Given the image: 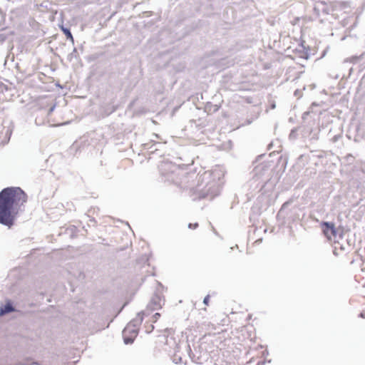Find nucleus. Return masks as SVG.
<instances>
[{
	"mask_svg": "<svg viewBox=\"0 0 365 365\" xmlns=\"http://www.w3.org/2000/svg\"><path fill=\"white\" fill-rule=\"evenodd\" d=\"M160 309H161L160 302L152 300L146 309L141 313L138 314V317L140 320H145V324H148L145 325V329L148 333H150L153 330L154 326L153 325V323L156 322L160 319L161 316L160 313L156 312L153 314L154 311Z\"/></svg>",
	"mask_w": 365,
	"mask_h": 365,
	"instance_id": "obj_2",
	"label": "nucleus"
},
{
	"mask_svg": "<svg viewBox=\"0 0 365 365\" xmlns=\"http://www.w3.org/2000/svg\"><path fill=\"white\" fill-rule=\"evenodd\" d=\"M209 302H210V296L207 295L205 297L204 300H203V302L204 304H205L206 305H208L209 304Z\"/></svg>",
	"mask_w": 365,
	"mask_h": 365,
	"instance_id": "obj_8",
	"label": "nucleus"
},
{
	"mask_svg": "<svg viewBox=\"0 0 365 365\" xmlns=\"http://www.w3.org/2000/svg\"><path fill=\"white\" fill-rule=\"evenodd\" d=\"M27 201L26 194L20 187H6L0 192V223L14 225L20 207Z\"/></svg>",
	"mask_w": 365,
	"mask_h": 365,
	"instance_id": "obj_1",
	"label": "nucleus"
},
{
	"mask_svg": "<svg viewBox=\"0 0 365 365\" xmlns=\"http://www.w3.org/2000/svg\"><path fill=\"white\" fill-rule=\"evenodd\" d=\"M322 229H323V232H324V235L327 237V239L330 241L333 240L334 245H336V244L339 245V247L335 245L334 247V250H333V252L335 255H339V252H338V250H342V246L339 243V242L336 241L337 232L334 227V224L329 223V222H323L322 224Z\"/></svg>",
	"mask_w": 365,
	"mask_h": 365,
	"instance_id": "obj_3",
	"label": "nucleus"
},
{
	"mask_svg": "<svg viewBox=\"0 0 365 365\" xmlns=\"http://www.w3.org/2000/svg\"><path fill=\"white\" fill-rule=\"evenodd\" d=\"M137 331L133 329L130 326L126 327L123 331V338L125 344H130L133 341L134 338L137 336Z\"/></svg>",
	"mask_w": 365,
	"mask_h": 365,
	"instance_id": "obj_4",
	"label": "nucleus"
},
{
	"mask_svg": "<svg viewBox=\"0 0 365 365\" xmlns=\"http://www.w3.org/2000/svg\"><path fill=\"white\" fill-rule=\"evenodd\" d=\"M61 30L63 32V34L66 35L67 39H69L71 42L74 41L73 37L69 29L62 26Z\"/></svg>",
	"mask_w": 365,
	"mask_h": 365,
	"instance_id": "obj_6",
	"label": "nucleus"
},
{
	"mask_svg": "<svg viewBox=\"0 0 365 365\" xmlns=\"http://www.w3.org/2000/svg\"><path fill=\"white\" fill-rule=\"evenodd\" d=\"M198 226H199V225H198V223H197V222H195V223H190V224L188 225V227H189L190 229H192V230H195V229L197 228V227H198Z\"/></svg>",
	"mask_w": 365,
	"mask_h": 365,
	"instance_id": "obj_7",
	"label": "nucleus"
},
{
	"mask_svg": "<svg viewBox=\"0 0 365 365\" xmlns=\"http://www.w3.org/2000/svg\"><path fill=\"white\" fill-rule=\"evenodd\" d=\"M14 310V307L10 303H7L0 308V317L7 313L11 312Z\"/></svg>",
	"mask_w": 365,
	"mask_h": 365,
	"instance_id": "obj_5",
	"label": "nucleus"
}]
</instances>
